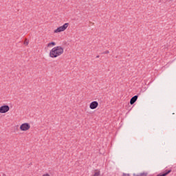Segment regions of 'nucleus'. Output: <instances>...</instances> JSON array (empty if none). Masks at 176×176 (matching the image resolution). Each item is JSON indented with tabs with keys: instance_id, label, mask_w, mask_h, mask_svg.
<instances>
[{
	"instance_id": "nucleus-5",
	"label": "nucleus",
	"mask_w": 176,
	"mask_h": 176,
	"mask_svg": "<svg viewBox=\"0 0 176 176\" xmlns=\"http://www.w3.org/2000/svg\"><path fill=\"white\" fill-rule=\"evenodd\" d=\"M98 107V102L93 101L89 104L90 109H96Z\"/></svg>"
},
{
	"instance_id": "nucleus-12",
	"label": "nucleus",
	"mask_w": 176,
	"mask_h": 176,
	"mask_svg": "<svg viewBox=\"0 0 176 176\" xmlns=\"http://www.w3.org/2000/svg\"><path fill=\"white\" fill-rule=\"evenodd\" d=\"M102 54H109V52L108 50L104 51V52H102Z\"/></svg>"
},
{
	"instance_id": "nucleus-8",
	"label": "nucleus",
	"mask_w": 176,
	"mask_h": 176,
	"mask_svg": "<svg viewBox=\"0 0 176 176\" xmlns=\"http://www.w3.org/2000/svg\"><path fill=\"white\" fill-rule=\"evenodd\" d=\"M52 46H56V43L52 41L47 44V47H51Z\"/></svg>"
},
{
	"instance_id": "nucleus-9",
	"label": "nucleus",
	"mask_w": 176,
	"mask_h": 176,
	"mask_svg": "<svg viewBox=\"0 0 176 176\" xmlns=\"http://www.w3.org/2000/svg\"><path fill=\"white\" fill-rule=\"evenodd\" d=\"M28 43H30V41H28V39L25 38V40L24 41V45H25L26 46H28Z\"/></svg>"
},
{
	"instance_id": "nucleus-1",
	"label": "nucleus",
	"mask_w": 176,
	"mask_h": 176,
	"mask_svg": "<svg viewBox=\"0 0 176 176\" xmlns=\"http://www.w3.org/2000/svg\"><path fill=\"white\" fill-rule=\"evenodd\" d=\"M63 53H64V48L61 46H56L52 48L50 52V57H51V58H56L61 56Z\"/></svg>"
},
{
	"instance_id": "nucleus-14",
	"label": "nucleus",
	"mask_w": 176,
	"mask_h": 176,
	"mask_svg": "<svg viewBox=\"0 0 176 176\" xmlns=\"http://www.w3.org/2000/svg\"><path fill=\"white\" fill-rule=\"evenodd\" d=\"M96 58H100V55L96 56Z\"/></svg>"
},
{
	"instance_id": "nucleus-7",
	"label": "nucleus",
	"mask_w": 176,
	"mask_h": 176,
	"mask_svg": "<svg viewBox=\"0 0 176 176\" xmlns=\"http://www.w3.org/2000/svg\"><path fill=\"white\" fill-rule=\"evenodd\" d=\"M170 173H171V170H166V172L164 173L163 174H159L157 176H166V175H168Z\"/></svg>"
},
{
	"instance_id": "nucleus-4",
	"label": "nucleus",
	"mask_w": 176,
	"mask_h": 176,
	"mask_svg": "<svg viewBox=\"0 0 176 176\" xmlns=\"http://www.w3.org/2000/svg\"><path fill=\"white\" fill-rule=\"evenodd\" d=\"M10 109L9 105H3L0 107V113H6V112H9Z\"/></svg>"
},
{
	"instance_id": "nucleus-6",
	"label": "nucleus",
	"mask_w": 176,
	"mask_h": 176,
	"mask_svg": "<svg viewBox=\"0 0 176 176\" xmlns=\"http://www.w3.org/2000/svg\"><path fill=\"white\" fill-rule=\"evenodd\" d=\"M138 100V96L135 95L133 96L130 100V104L131 105H133L136 101Z\"/></svg>"
},
{
	"instance_id": "nucleus-10",
	"label": "nucleus",
	"mask_w": 176,
	"mask_h": 176,
	"mask_svg": "<svg viewBox=\"0 0 176 176\" xmlns=\"http://www.w3.org/2000/svg\"><path fill=\"white\" fill-rule=\"evenodd\" d=\"M100 170H98L96 172H95L94 176H100Z\"/></svg>"
},
{
	"instance_id": "nucleus-3",
	"label": "nucleus",
	"mask_w": 176,
	"mask_h": 176,
	"mask_svg": "<svg viewBox=\"0 0 176 176\" xmlns=\"http://www.w3.org/2000/svg\"><path fill=\"white\" fill-rule=\"evenodd\" d=\"M30 129H31V125L27 122L23 123L20 126V130H21V131H27L28 130H30Z\"/></svg>"
},
{
	"instance_id": "nucleus-13",
	"label": "nucleus",
	"mask_w": 176,
	"mask_h": 176,
	"mask_svg": "<svg viewBox=\"0 0 176 176\" xmlns=\"http://www.w3.org/2000/svg\"><path fill=\"white\" fill-rule=\"evenodd\" d=\"M123 176H130V174L124 173V174H123Z\"/></svg>"
},
{
	"instance_id": "nucleus-2",
	"label": "nucleus",
	"mask_w": 176,
	"mask_h": 176,
	"mask_svg": "<svg viewBox=\"0 0 176 176\" xmlns=\"http://www.w3.org/2000/svg\"><path fill=\"white\" fill-rule=\"evenodd\" d=\"M69 25V23H66L63 25L57 28V29H56L54 31V34H58V32H63V31H65V30L68 28Z\"/></svg>"
},
{
	"instance_id": "nucleus-15",
	"label": "nucleus",
	"mask_w": 176,
	"mask_h": 176,
	"mask_svg": "<svg viewBox=\"0 0 176 176\" xmlns=\"http://www.w3.org/2000/svg\"><path fill=\"white\" fill-rule=\"evenodd\" d=\"M3 175L6 176V175H5V174Z\"/></svg>"
},
{
	"instance_id": "nucleus-11",
	"label": "nucleus",
	"mask_w": 176,
	"mask_h": 176,
	"mask_svg": "<svg viewBox=\"0 0 176 176\" xmlns=\"http://www.w3.org/2000/svg\"><path fill=\"white\" fill-rule=\"evenodd\" d=\"M133 176H146L145 173H140L139 175L133 174Z\"/></svg>"
}]
</instances>
